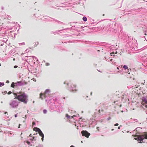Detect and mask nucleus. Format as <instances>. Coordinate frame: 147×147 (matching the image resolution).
Masks as SVG:
<instances>
[{
    "label": "nucleus",
    "instance_id": "1",
    "mask_svg": "<svg viewBox=\"0 0 147 147\" xmlns=\"http://www.w3.org/2000/svg\"><path fill=\"white\" fill-rule=\"evenodd\" d=\"M14 98L17 99L19 101L23 102L24 104H26L28 101V96L24 93L20 92L16 93H14Z\"/></svg>",
    "mask_w": 147,
    "mask_h": 147
},
{
    "label": "nucleus",
    "instance_id": "2",
    "mask_svg": "<svg viewBox=\"0 0 147 147\" xmlns=\"http://www.w3.org/2000/svg\"><path fill=\"white\" fill-rule=\"evenodd\" d=\"M140 86L135 85L133 88L135 93L133 94L132 97L135 102L137 101V100L140 98V95H141L140 92L139 93L138 92H136V91H138V90H140V89L139 88Z\"/></svg>",
    "mask_w": 147,
    "mask_h": 147
},
{
    "label": "nucleus",
    "instance_id": "3",
    "mask_svg": "<svg viewBox=\"0 0 147 147\" xmlns=\"http://www.w3.org/2000/svg\"><path fill=\"white\" fill-rule=\"evenodd\" d=\"M134 139L135 140L138 141H140L139 143H141L143 142V140L144 139H147V133L146 132L142 135L136 136Z\"/></svg>",
    "mask_w": 147,
    "mask_h": 147
},
{
    "label": "nucleus",
    "instance_id": "4",
    "mask_svg": "<svg viewBox=\"0 0 147 147\" xmlns=\"http://www.w3.org/2000/svg\"><path fill=\"white\" fill-rule=\"evenodd\" d=\"M19 103L16 100H14L12 101L10 103V105L13 108H17Z\"/></svg>",
    "mask_w": 147,
    "mask_h": 147
},
{
    "label": "nucleus",
    "instance_id": "5",
    "mask_svg": "<svg viewBox=\"0 0 147 147\" xmlns=\"http://www.w3.org/2000/svg\"><path fill=\"white\" fill-rule=\"evenodd\" d=\"M76 85L74 83H71V88L70 91L71 92H76L77 90L76 89Z\"/></svg>",
    "mask_w": 147,
    "mask_h": 147
},
{
    "label": "nucleus",
    "instance_id": "6",
    "mask_svg": "<svg viewBox=\"0 0 147 147\" xmlns=\"http://www.w3.org/2000/svg\"><path fill=\"white\" fill-rule=\"evenodd\" d=\"M115 99H117L116 100H114L113 102L116 103L117 105L119 106L120 107H121V104L120 97L116 96L115 97Z\"/></svg>",
    "mask_w": 147,
    "mask_h": 147
},
{
    "label": "nucleus",
    "instance_id": "7",
    "mask_svg": "<svg viewBox=\"0 0 147 147\" xmlns=\"http://www.w3.org/2000/svg\"><path fill=\"white\" fill-rule=\"evenodd\" d=\"M81 133L83 136H84L87 138H88L89 136L90 135V134L86 130L82 131L81 132Z\"/></svg>",
    "mask_w": 147,
    "mask_h": 147
},
{
    "label": "nucleus",
    "instance_id": "8",
    "mask_svg": "<svg viewBox=\"0 0 147 147\" xmlns=\"http://www.w3.org/2000/svg\"><path fill=\"white\" fill-rule=\"evenodd\" d=\"M50 90L49 89H47L45 91V92L44 93V94H43L44 96V97L42 98V96L43 95L42 93H40V98H41L42 99H43V98H45L46 97V94L47 93H49L50 92Z\"/></svg>",
    "mask_w": 147,
    "mask_h": 147
},
{
    "label": "nucleus",
    "instance_id": "9",
    "mask_svg": "<svg viewBox=\"0 0 147 147\" xmlns=\"http://www.w3.org/2000/svg\"><path fill=\"white\" fill-rule=\"evenodd\" d=\"M141 103L143 105H144L147 108V98L143 99Z\"/></svg>",
    "mask_w": 147,
    "mask_h": 147
},
{
    "label": "nucleus",
    "instance_id": "10",
    "mask_svg": "<svg viewBox=\"0 0 147 147\" xmlns=\"http://www.w3.org/2000/svg\"><path fill=\"white\" fill-rule=\"evenodd\" d=\"M39 133V135L40 136L42 137V141H43V138H44V134H43L42 131H41V130L39 131V132H38Z\"/></svg>",
    "mask_w": 147,
    "mask_h": 147
},
{
    "label": "nucleus",
    "instance_id": "11",
    "mask_svg": "<svg viewBox=\"0 0 147 147\" xmlns=\"http://www.w3.org/2000/svg\"><path fill=\"white\" fill-rule=\"evenodd\" d=\"M15 87L17 86H22V82L21 81L17 82L16 83H15Z\"/></svg>",
    "mask_w": 147,
    "mask_h": 147
},
{
    "label": "nucleus",
    "instance_id": "12",
    "mask_svg": "<svg viewBox=\"0 0 147 147\" xmlns=\"http://www.w3.org/2000/svg\"><path fill=\"white\" fill-rule=\"evenodd\" d=\"M33 130L36 131H38V132L40 130V129L38 128L35 127L33 128Z\"/></svg>",
    "mask_w": 147,
    "mask_h": 147
},
{
    "label": "nucleus",
    "instance_id": "13",
    "mask_svg": "<svg viewBox=\"0 0 147 147\" xmlns=\"http://www.w3.org/2000/svg\"><path fill=\"white\" fill-rule=\"evenodd\" d=\"M123 68L125 70H126V69H127V70H128V67L126 65H124L123 66Z\"/></svg>",
    "mask_w": 147,
    "mask_h": 147
},
{
    "label": "nucleus",
    "instance_id": "14",
    "mask_svg": "<svg viewBox=\"0 0 147 147\" xmlns=\"http://www.w3.org/2000/svg\"><path fill=\"white\" fill-rule=\"evenodd\" d=\"M15 83H12L11 84V87H12V88H15Z\"/></svg>",
    "mask_w": 147,
    "mask_h": 147
},
{
    "label": "nucleus",
    "instance_id": "15",
    "mask_svg": "<svg viewBox=\"0 0 147 147\" xmlns=\"http://www.w3.org/2000/svg\"><path fill=\"white\" fill-rule=\"evenodd\" d=\"M82 19L84 22H86L87 20V18L86 17H84Z\"/></svg>",
    "mask_w": 147,
    "mask_h": 147
},
{
    "label": "nucleus",
    "instance_id": "16",
    "mask_svg": "<svg viewBox=\"0 0 147 147\" xmlns=\"http://www.w3.org/2000/svg\"><path fill=\"white\" fill-rule=\"evenodd\" d=\"M47 112V110H45V109H44L43 110V113H44V114H46Z\"/></svg>",
    "mask_w": 147,
    "mask_h": 147
},
{
    "label": "nucleus",
    "instance_id": "17",
    "mask_svg": "<svg viewBox=\"0 0 147 147\" xmlns=\"http://www.w3.org/2000/svg\"><path fill=\"white\" fill-rule=\"evenodd\" d=\"M4 85V84H3L0 82V86H2Z\"/></svg>",
    "mask_w": 147,
    "mask_h": 147
},
{
    "label": "nucleus",
    "instance_id": "18",
    "mask_svg": "<svg viewBox=\"0 0 147 147\" xmlns=\"http://www.w3.org/2000/svg\"><path fill=\"white\" fill-rule=\"evenodd\" d=\"M6 93H7V92L6 91H5V92H2V94L3 95H5V94H6Z\"/></svg>",
    "mask_w": 147,
    "mask_h": 147
},
{
    "label": "nucleus",
    "instance_id": "19",
    "mask_svg": "<svg viewBox=\"0 0 147 147\" xmlns=\"http://www.w3.org/2000/svg\"><path fill=\"white\" fill-rule=\"evenodd\" d=\"M12 93V92L10 91H9L7 93V94H11V93Z\"/></svg>",
    "mask_w": 147,
    "mask_h": 147
},
{
    "label": "nucleus",
    "instance_id": "20",
    "mask_svg": "<svg viewBox=\"0 0 147 147\" xmlns=\"http://www.w3.org/2000/svg\"><path fill=\"white\" fill-rule=\"evenodd\" d=\"M66 117H67L68 118H69V117H70L67 114H66Z\"/></svg>",
    "mask_w": 147,
    "mask_h": 147
},
{
    "label": "nucleus",
    "instance_id": "21",
    "mask_svg": "<svg viewBox=\"0 0 147 147\" xmlns=\"http://www.w3.org/2000/svg\"><path fill=\"white\" fill-rule=\"evenodd\" d=\"M31 140H34V137H32V139H31Z\"/></svg>",
    "mask_w": 147,
    "mask_h": 147
},
{
    "label": "nucleus",
    "instance_id": "22",
    "mask_svg": "<svg viewBox=\"0 0 147 147\" xmlns=\"http://www.w3.org/2000/svg\"><path fill=\"white\" fill-rule=\"evenodd\" d=\"M26 143H27L28 144H29L30 143V142L28 141H27L26 142Z\"/></svg>",
    "mask_w": 147,
    "mask_h": 147
},
{
    "label": "nucleus",
    "instance_id": "23",
    "mask_svg": "<svg viewBox=\"0 0 147 147\" xmlns=\"http://www.w3.org/2000/svg\"><path fill=\"white\" fill-rule=\"evenodd\" d=\"M118 125H119V124L117 123L115 124V126H118Z\"/></svg>",
    "mask_w": 147,
    "mask_h": 147
},
{
    "label": "nucleus",
    "instance_id": "24",
    "mask_svg": "<svg viewBox=\"0 0 147 147\" xmlns=\"http://www.w3.org/2000/svg\"><path fill=\"white\" fill-rule=\"evenodd\" d=\"M114 53L113 52L110 53V54L111 55V56H112V54H114Z\"/></svg>",
    "mask_w": 147,
    "mask_h": 147
},
{
    "label": "nucleus",
    "instance_id": "25",
    "mask_svg": "<svg viewBox=\"0 0 147 147\" xmlns=\"http://www.w3.org/2000/svg\"><path fill=\"white\" fill-rule=\"evenodd\" d=\"M18 67V66H17V65H15V66H14V68H17V67Z\"/></svg>",
    "mask_w": 147,
    "mask_h": 147
},
{
    "label": "nucleus",
    "instance_id": "26",
    "mask_svg": "<svg viewBox=\"0 0 147 147\" xmlns=\"http://www.w3.org/2000/svg\"><path fill=\"white\" fill-rule=\"evenodd\" d=\"M15 117H17V113L15 115Z\"/></svg>",
    "mask_w": 147,
    "mask_h": 147
},
{
    "label": "nucleus",
    "instance_id": "27",
    "mask_svg": "<svg viewBox=\"0 0 147 147\" xmlns=\"http://www.w3.org/2000/svg\"><path fill=\"white\" fill-rule=\"evenodd\" d=\"M98 113L100 114V110H98Z\"/></svg>",
    "mask_w": 147,
    "mask_h": 147
},
{
    "label": "nucleus",
    "instance_id": "28",
    "mask_svg": "<svg viewBox=\"0 0 147 147\" xmlns=\"http://www.w3.org/2000/svg\"><path fill=\"white\" fill-rule=\"evenodd\" d=\"M29 136L30 137H32V135L31 134H30V135H29Z\"/></svg>",
    "mask_w": 147,
    "mask_h": 147
},
{
    "label": "nucleus",
    "instance_id": "29",
    "mask_svg": "<svg viewBox=\"0 0 147 147\" xmlns=\"http://www.w3.org/2000/svg\"><path fill=\"white\" fill-rule=\"evenodd\" d=\"M20 125H21V124H19V126H18V128H20Z\"/></svg>",
    "mask_w": 147,
    "mask_h": 147
},
{
    "label": "nucleus",
    "instance_id": "30",
    "mask_svg": "<svg viewBox=\"0 0 147 147\" xmlns=\"http://www.w3.org/2000/svg\"><path fill=\"white\" fill-rule=\"evenodd\" d=\"M42 94H43V95H42V98H43V97H44V96H43L44 95H43V94H44V93H43V94L42 93Z\"/></svg>",
    "mask_w": 147,
    "mask_h": 147
},
{
    "label": "nucleus",
    "instance_id": "31",
    "mask_svg": "<svg viewBox=\"0 0 147 147\" xmlns=\"http://www.w3.org/2000/svg\"><path fill=\"white\" fill-rule=\"evenodd\" d=\"M32 124L33 125H34L35 124V123L34 122H33Z\"/></svg>",
    "mask_w": 147,
    "mask_h": 147
},
{
    "label": "nucleus",
    "instance_id": "32",
    "mask_svg": "<svg viewBox=\"0 0 147 147\" xmlns=\"http://www.w3.org/2000/svg\"><path fill=\"white\" fill-rule=\"evenodd\" d=\"M70 147H75L73 145L71 146Z\"/></svg>",
    "mask_w": 147,
    "mask_h": 147
},
{
    "label": "nucleus",
    "instance_id": "33",
    "mask_svg": "<svg viewBox=\"0 0 147 147\" xmlns=\"http://www.w3.org/2000/svg\"><path fill=\"white\" fill-rule=\"evenodd\" d=\"M111 119V118L110 117H109L108 119V120H109L110 119Z\"/></svg>",
    "mask_w": 147,
    "mask_h": 147
},
{
    "label": "nucleus",
    "instance_id": "34",
    "mask_svg": "<svg viewBox=\"0 0 147 147\" xmlns=\"http://www.w3.org/2000/svg\"><path fill=\"white\" fill-rule=\"evenodd\" d=\"M101 111L102 112H103L104 111V110L103 109H102Z\"/></svg>",
    "mask_w": 147,
    "mask_h": 147
},
{
    "label": "nucleus",
    "instance_id": "35",
    "mask_svg": "<svg viewBox=\"0 0 147 147\" xmlns=\"http://www.w3.org/2000/svg\"><path fill=\"white\" fill-rule=\"evenodd\" d=\"M66 84L68 86L69 85V84L68 83H67Z\"/></svg>",
    "mask_w": 147,
    "mask_h": 147
},
{
    "label": "nucleus",
    "instance_id": "36",
    "mask_svg": "<svg viewBox=\"0 0 147 147\" xmlns=\"http://www.w3.org/2000/svg\"><path fill=\"white\" fill-rule=\"evenodd\" d=\"M7 113V112H5V113H5V114H6Z\"/></svg>",
    "mask_w": 147,
    "mask_h": 147
},
{
    "label": "nucleus",
    "instance_id": "37",
    "mask_svg": "<svg viewBox=\"0 0 147 147\" xmlns=\"http://www.w3.org/2000/svg\"><path fill=\"white\" fill-rule=\"evenodd\" d=\"M64 84H66L65 82H64Z\"/></svg>",
    "mask_w": 147,
    "mask_h": 147
},
{
    "label": "nucleus",
    "instance_id": "38",
    "mask_svg": "<svg viewBox=\"0 0 147 147\" xmlns=\"http://www.w3.org/2000/svg\"><path fill=\"white\" fill-rule=\"evenodd\" d=\"M13 60L14 61L15 60V59L14 58Z\"/></svg>",
    "mask_w": 147,
    "mask_h": 147
},
{
    "label": "nucleus",
    "instance_id": "39",
    "mask_svg": "<svg viewBox=\"0 0 147 147\" xmlns=\"http://www.w3.org/2000/svg\"><path fill=\"white\" fill-rule=\"evenodd\" d=\"M118 129H119L120 128V127H119L118 128Z\"/></svg>",
    "mask_w": 147,
    "mask_h": 147
},
{
    "label": "nucleus",
    "instance_id": "40",
    "mask_svg": "<svg viewBox=\"0 0 147 147\" xmlns=\"http://www.w3.org/2000/svg\"><path fill=\"white\" fill-rule=\"evenodd\" d=\"M117 52H116L115 53H117Z\"/></svg>",
    "mask_w": 147,
    "mask_h": 147
},
{
    "label": "nucleus",
    "instance_id": "41",
    "mask_svg": "<svg viewBox=\"0 0 147 147\" xmlns=\"http://www.w3.org/2000/svg\"><path fill=\"white\" fill-rule=\"evenodd\" d=\"M92 94V92H91V94Z\"/></svg>",
    "mask_w": 147,
    "mask_h": 147
},
{
    "label": "nucleus",
    "instance_id": "42",
    "mask_svg": "<svg viewBox=\"0 0 147 147\" xmlns=\"http://www.w3.org/2000/svg\"><path fill=\"white\" fill-rule=\"evenodd\" d=\"M117 68L118 69H119L118 67H117Z\"/></svg>",
    "mask_w": 147,
    "mask_h": 147
},
{
    "label": "nucleus",
    "instance_id": "43",
    "mask_svg": "<svg viewBox=\"0 0 147 147\" xmlns=\"http://www.w3.org/2000/svg\"><path fill=\"white\" fill-rule=\"evenodd\" d=\"M129 74H130V72H129Z\"/></svg>",
    "mask_w": 147,
    "mask_h": 147
},
{
    "label": "nucleus",
    "instance_id": "44",
    "mask_svg": "<svg viewBox=\"0 0 147 147\" xmlns=\"http://www.w3.org/2000/svg\"><path fill=\"white\" fill-rule=\"evenodd\" d=\"M1 66V64L0 63V66Z\"/></svg>",
    "mask_w": 147,
    "mask_h": 147
}]
</instances>
